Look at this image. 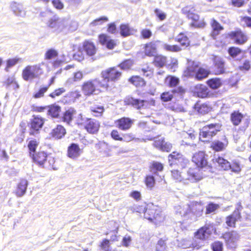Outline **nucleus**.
I'll list each match as a JSON object with an SVG mask.
<instances>
[{"label": "nucleus", "instance_id": "obj_49", "mask_svg": "<svg viewBox=\"0 0 251 251\" xmlns=\"http://www.w3.org/2000/svg\"><path fill=\"white\" fill-rule=\"evenodd\" d=\"M58 51L54 49H49L45 54V59L46 60H50L53 59L58 56Z\"/></svg>", "mask_w": 251, "mask_h": 251}, {"label": "nucleus", "instance_id": "obj_34", "mask_svg": "<svg viewBox=\"0 0 251 251\" xmlns=\"http://www.w3.org/2000/svg\"><path fill=\"white\" fill-rule=\"evenodd\" d=\"M48 114L52 118H58L61 112V107L57 105H51L48 107Z\"/></svg>", "mask_w": 251, "mask_h": 251}, {"label": "nucleus", "instance_id": "obj_12", "mask_svg": "<svg viewBox=\"0 0 251 251\" xmlns=\"http://www.w3.org/2000/svg\"><path fill=\"white\" fill-rule=\"evenodd\" d=\"M228 36L237 44H243L248 40L247 36L241 30L231 31L228 33Z\"/></svg>", "mask_w": 251, "mask_h": 251}, {"label": "nucleus", "instance_id": "obj_33", "mask_svg": "<svg viewBox=\"0 0 251 251\" xmlns=\"http://www.w3.org/2000/svg\"><path fill=\"white\" fill-rule=\"evenodd\" d=\"M120 34L123 37H126L133 34L136 31L129 27L128 25L122 24L120 26Z\"/></svg>", "mask_w": 251, "mask_h": 251}, {"label": "nucleus", "instance_id": "obj_20", "mask_svg": "<svg viewBox=\"0 0 251 251\" xmlns=\"http://www.w3.org/2000/svg\"><path fill=\"white\" fill-rule=\"evenodd\" d=\"M81 153L79 146L75 143H72L68 148V156L72 159L79 157Z\"/></svg>", "mask_w": 251, "mask_h": 251}, {"label": "nucleus", "instance_id": "obj_31", "mask_svg": "<svg viewBox=\"0 0 251 251\" xmlns=\"http://www.w3.org/2000/svg\"><path fill=\"white\" fill-rule=\"evenodd\" d=\"M224 63L222 59L216 57L214 60L215 73L216 75L221 74L224 73Z\"/></svg>", "mask_w": 251, "mask_h": 251}, {"label": "nucleus", "instance_id": "obj_7", "mask_svg": "<svg viewBox=\"0 0 251 251\" xmlns=\"http://www.w3.org/2000/svg\"><path fill=\"white\" fill-rule=\"evenodd\" d=\"M169 164L171 166H177L178 168L184 169L189 164V160L183 155L173 152L168 156Z\"/></svg>", "mask_w": 251, "mask_h": 251}, {"label": "nucleus", "instance_id": "obj_24", "mask_svg": "<svg viewBox=\"0 0 251 251\" xmlns=\"http://www.w3.org/2000/svg\"><path fill=\"white\" fill-rule=\"evenodd\" d=\"M31 157L34 162L37 163L40 166H42L47 160V155L44 151H40L33 154Z\"/></svg>", "mask_w": 251, "mask_h": 251}, {"label": "nucleus", "instance_id": "obj_38", "mask_svg": "<svg viewBox=\"0 0 251 251\" xmlns=\"http://www.w3.org/2000/svg\"><path fill=\"white\" fill-rule=\"evenodd\" d=\"M160 47L164 50L171 52H177L181 49L177 45H170L161 41Z\"/></svg>", "mask_w": 251, "mask_h": 251}, {"label": "nucleus", "instance_id": "obj_59", "mask_svg": "<svg viewBox=\"0 0 251 251\" xmlns=\"http://www.w3.org/2000/svg\"><path fill=\"white\" fill-rule=\"evenodd\" d=\"M145 183L148 188L151 189L155 184L154 177L152 176H147L145 179Z\"/></svg>", "mask_w": 251, "mask_h": 251}, {"label": "nucleus", "instance_id": "obj_39", "mask_svg": "<svg viewBox=\"0 0 251 251\" xmlns=\"http://www.w3.org/2000/svg\"><path fill=\"white\" fill-rule=\"evenodd\" d=\"M210 24L213 28L212 36L213 37L219 34V32L223 29V27L215 19H213L211 20Z\"/></svg>", "mask_w": 251, "mask_h": 251}, {"label": "nucleus", "instance_id": "obj_54", "mask_svg": "<svg viewBox=\"0 0 251 251\" xmlns=\"http://www.w3.org/2000/svg\"><path fill=\"white\" fill-rule=\"evenodd\" d=\"M38 144L35 140H31L28 144V147L29 150V154L31 156L33 154H35V150Z\"/></svg>", "mask_w": 251, "mask_h": 251}, {"label": "nucleus", "instance_id": "obj_21", "mask_svg": "<svg viewBox=\"0 0 251 251\" xmlns=\"http://www.w3.org/2000/svg\"><path fill=\"white\" fill-rule=\"evenodd\" d=\"M194 93L200 98H206L209 94V89L204 85L198 84L194 89Z\"/></svg>", "mask_w": 251, "mask_h": 251}, {"label": "nucleus", "instance_id": "obj_51", "mask_svg": "<svg viewBox=\"0 0 251 251\" xmlns=\"http://www.w3.org/2000/svg\"><path fill=\"white\" fill-rule=\"evenodd\" d=\"M59 20H60V19L54 17L53 18L50 19L49 21V26L50 28H51L54 32H57V27H58Z\"/></svg>", "mask_w": 251, "mask_h": 251}, {"label": "nucleus", "instance_id": "obj_28", "mask_svg": "<svg viewBox=\"0 0 251 251\" xmlns=\"http://www.w3.org/2000/svg\"><path fill=\"white\" fill-rule=\"evenodd\" d=\"M76 114V110L73 108H70L63 114L62 120L63 122L69 124L72 121L75 116Z\"/></svg>", "mask_w": 251, "mask_h": 251}, {"label": "nucleus", "instance_id": "obj_41", "mask_svg": "<svg viewBox=\"0 0 251 251\" xmlns=\"http://www.w3.org/2000/svg\"><path fill=\"white\" fill-rule=\"evenodd\" d=\"M168 107L170 109L176 112L184 113L187 112L186 108L177 102L170 104Z\"/></svg>", "mask_w": 251, "mask_h": 251}, {"label": "nucleus", "instance_id": "obj_17", "mask_svg": "<svg viewBox=\"0 0 251 251\" xmlns=\"http://www.w3.org/2000/svg\"><path fill=\"white\" fill-rule=\"evenodd\" d=\"M115 124L120 129L126 131L130 128L133 121L129 118L123 117L117 120Z\"/></svg>", "mask_w": 251, "mask_h": 251}, {"label": "nucleus", "instance_id": "obj_13", "mask_svg": "<svg viewBox=\"0 0 251 251\" xmlns=\"http://www.w3.org/2000/svg\"><path fill=\"white\" fill-rule=\"evenodd\" d=\"M161 41H154L146 44L144 47V52L148 56H154L157 52V48L160 47Z\"/></svg>", "mask_w": 251, "mask_h": 251}, {"label": "nucleus", "instance_id": "obj_43", "mask_svg": "<svg viewBox=\"0 0 251 251\" xmlns=\"http://www.w3.org/2000/svg\"><path fill=\"white\" fill-rule=\"evenodd\" d=\"M167 62V58L166 56L162 55H158L155 56L154 59V63L156 66L162 67L164 66Z\"/></svg>", "mask_w": 251, "mask_h": 251}, {"label": "nucleus", "instance_id": "obj_14", "mask_svg": "<svg viewBox=\"0 0 251 251\" xmlns=\"http://www.w3.org/2000/svg\"><path fill=\"white\" fill-rule=\"evenodd\" d=\"M188 7H186L182 10L184 13L187 14V17L189 19L192 20L194 21L193 23L191 24V25L197 27H201L204 26V23L203 21H199V16L198 14L194 13L190 10H188Z\"/></svg>", "mask_w": 251, "mask_h": 251}, {"label": "nucleus", "instance_id": "obj_63", "mask_svg": "<svg viewBox=\"0 0 251 251\" xmlns=\"http://www.w3.org/2000/svg\"><path fill=\"white\" fill-rule=\"evenodd\" d=\"M178 246L184 249H191V241L187 239H182L180 241Z\"/></svg>", "mask_w": 251, "mask_h": 251}, {"label": "nucleus", "instance_id": "obj_16", "mask_svg": "<svg viewBox=\"0 0 251 251\" xmlns=\"http://www.w3.org/2000/svg\"><path fill=\"white\" fill-rule=\"evenodd\" d=\"M223 238L231 247H234V244L239 239L240 235L235 231L226 232L223 235Z\"/></svg>", "mask_w": 251, "mask_h": 251}, {"label": "nucleus", "instance_id": "obj_19", "mask_svg": "<svg viewBox=\"0 0 251 251\" xmlns=\"http://www.w3.org/2000/svg\"><path fill=\"white\" fill-rule=\"evenodd\" d=\"M84 127L89 133L94 134L98 131L100 128V123L98 121L90 118L86 123Z\"/></svg>", "mask_w": 251, "mask_h": 251}, {"label": "nucleus", "instance_id": "obj_18", "mask_svg": "<svg viewBox=\"0 0 251 251\" xmlns=\"http://www.w3.org/2000/svg\"><path fill=\"white\" fill-rule=\"evenodd\" d=\"M10 8L14 14L18 17H24L26 15V11L21 3L12 2L10 4Z\"/></svg>", "mask_w": 251, "mask_h": 251}, {"label": "nucleus", "instance_id": "obj_15", "mask_svg": "<svg viewBox=\"0 0 251 251\" xmlns=\"http://www.w3.org/2000/svg\"><path fill=\"white\" fill-rule=\"evenodd\" d=\"M192 161L198 167L203 168L207 165V159L203 151L195 153L193 156Z\"/></svg>", "mask_w": 251, "mask_h": 251}, {"label": "nucleus", "instance_id": "obj_62", "mask_svg": "<svg viewBox=\"0 0 251 251\" xmlns=\"http://www.w3.org/2000/svg\"><path fill=\"white\" fill-rule=\"evenodd\" d=\"M173 97L172 92H167L162 93L161 95V99L164 101H168L171 100Z\"/></svg>", "mask_w": 251, "mask_h": 251}, {"label": "nucleus", "instance_id": "obj_35", "mask_svg": "<svg viewBox=\"0 0 251 251\" xmlns=\"http://www.w3.org/2000/svg\"><path fill=\"white\" fill-rule=\"evenodd\" d=\"M5 86L9 89L15 90L19 87L18 82L16 80L15 76H9L6 80L4 82Z\"/></svg>", "mask_w": 251, "mask_h": 251}, {"label": "nucleus", "instance_id": "obj_55", "mask_svg": "<svg viewBox=\"0 0 251 251\" xmlns=\"http://www.w3.org/2000/svg\"><path fill=\"white\" fill-rule=\"evenodd\" d=\"M75 121L78 125H83L84 126L90 118H87L81 113H79L76 117H75Z\"/></svg>", "mask_w": 251, "mask_h": 251}, {"label": "nucleus", "instance_id": "obj_4", "mask_svg": "<svg viewBox=\"0 0 251 251\" xmlns=\"http://www.w3.org/2000/svg\"><path fill=\"white\" fill-rule=\"evenodd\" d=\"M145 218L155 223L164 220L160 208L152 203H149L143 209Z\"/></svg>", "mask_w": 251, "mask_h": 251}, {"label": "nucleus", "instance_id": "obj_53", "mask_svg": "<svg viewBox=\"0 0 251 251\" xmlns=\"http://www.w3.org/2000/svg\"><path fill=\"white\" fill-rule=\"evenodd\" d=\"M83 77V74L82 72L78 71L74 73V76L72 78H69L67 81V84H72L74 81H77L81 80Z\"/></svg>", "mask_w": 251, "mask_h": 251}, {"label": "nucleus", "instance_id": "obj_36", "mask_svg": "<svg viewBox=\"0 0 251 251\" xmlns=\"http://www.w3.org/2000/svg\"><path fill=\"white\" fill-rule=\"evenodd\" d=\"M91 114L95 117H100L104 111L103 106L99 105H93L90 108Z\"/></svg>", "mask_w": 251, "mask_h": 251}, {"label": "nucleus", "instance_id": "obj_5", "mask_svg": "<svg viewBox=\"0 0 251 251\" xmlns=\"http://www.w3.org/2000/svg\"><path fill=\"white\" fill-rule=\"evenodd\" d=\"M44 63L35 65L27 66L22 72V77L25 81L32 80L38 78L43 73V69L41 66Z\"/></svg>", "mask_w": 251, "mask_h": 251}, {"label": "nucleus", "instance_id": "obj_30", "mask_svg": "<svg viewBox=\"0 0 251 251\" xmlns=\"http://www.w3.org/2000/svg\"><path fill=\"white\" fill-rule=\"evenodd\" d=\"M199 68L198 62L188 61L187 71L185 72L186 75L189 76H193L196 74Z\"/></svg>", "mask_w": 251, "mask_h": 251}, {"label": "nucleus", "instance_id": "obj_8", "mask_svg": "<svg viewBox=\"0 0 251 251\" xmlns=\"http://www.w3.org/2000/svg\"><path fill=\"white\" fill-rule=\"evenodd\" d=\"M102 81L106 80V83L109 84V81H116L119 79L121 76V73L118 71L117 68H109L101 73ZM110 85H109V87Z\"/></svg>", "mask_w": 251, "mask_h": 251}, {"label": "nucleus", "instance_id": "obj_42", "mask_svg": "<svg viewBox=\"0 0 251 251\" xmlns=\"http://www.w3.org/2000/svg\"><path fill=\"white\" fill-rule=\"evenodd\" d=\"M243 117V115L238 112H234L231 114L230 119L232 123L235 126H238Z\"/></svg>", "mask_w": 251, "mask_h": 251}, {"label": "nucleus", "instance_id": "obj_1", "mask_svg": "<svg viewBox=\"0 0 251 251\" xmlns=\"http://www.w3.org/2000/svg\"><path fill=\"white\" fill-rule=\"evenodd\" d=\"M203 208V205L201 203L195 202L191 205L185 204L182 206L179 205L176 206V212L177 215H180L183 218V220L190 219L195 221L202 215Z\"/></svg>", "mask_w": 251, "mask_h": 251}, {"label": "nucleus", "instance_id": "obj_11", "mask_svg": "<svg viewBox=\"0 0 251 251\" xmlns=\"http://www.w3.org/2000/svg\"><path fill=\"white\" fill-rule=\"evenodd\" d=\"M45 122V119L41 117L33 116L30 120V127L29 133L30 135H35L41 129Z\"/></svg>", "mask_w": 251, "mask_h": 251}, {"label": "nucleus", "instance_id": "obj_29", "mask_svg": "<svg viewBox=\"0 0 251 251\" xmlns=\"http://www.w3.org/2000/svg\"><path fill=\"white\" fill-rule=\"evenodd\" d=\"M83 49L88 56H93L96 52V49L94 44L89 41H85L83 43Z\"/></svg>", "mask_w": 251, "mask_h": 251}, {"label": "nucleus", "instance_id": "obj_50", "mask_svg": "<svg viewBox=\"0 0 251 251\" xmlns=\"http://www.w3.org/2000/svg\"><path fill=\"white\" fill-rule=\"evenodd\" d=\"M130 82L137 87L143 86L145 85L144 80L139 76H134L130 79Z\"/></svg>", "mask_w": 251, "mask_h": 251}, {"label": "nucleus", "instance_id": "obj_2", "mask_svg": "<svg viewBox=\"0 0 251 251\" xmlns=\"http://www.w3.org/2000/svg\"><path fill=\"white\" fill-rule=\"evenodd\" d=\"M171 173L172 176L174 180L185 184L201 179V177L196 173V170L192 168H189L187 171L181 172L174 169L171 171Z\"/></svg>", "mask_w": 251, "mask_h": 251}, {"label": "nucleus", "instance_id": "obj_27", "mask_svg": "<svg viewBox=\"0 0 251 251\" xmlns=\"http://www.w3.org/2000/svg\"><path fill=\"white\" fill-rule=\"evenodd\" d=\"M128 102L137 109H140L141 108L147 106L149 103L147 100H141L139 99H134L133 98H131L128 99Z\"/></svg>", "mask_w": 251, "mask_h": 251}, {"label": "nucleus", "instance_id": "obj_46", "mask_svg": "<svg viewBox=\"0 0 251 251\" xmlns=\"http://www.w3.org/2000/svg\"><path fill=\"white\" fill-rule=\"evenodd\" d=\"M69 19H60L59 20L57 32L66 31L67 30V25L69 24Z\"/></svg>", "mask_w": 251, "mask_h": 251}, {"label": "nucleus", "instance_id": "obj_23", "mask_svg": "<svg viewBox=\"0 0 251 251\" xmlns=\"http://www.w3.org/2000/svg\"><path fill=\"white\" fill-rule=\"evenodd\" d=\"M228 141L226 138L224 136V138L222 141L216 140L213 141L211 145L213 149L217 151H222L226 149L228 145Z\"/></svg>", "mask_w": 251, "mask_h": 251}, {"label": "nucleus", "instance_id": "obj_37", "mask_svg": "<svg viewBox=\"0 0 251 251\" xmlns=\"http://www.w3.org/2000/svg\"><path fill=\"white\" fill-rule=\"evenodd\" d=\"M162 164L158 162H153L151 167V172L156 176H159V173L163 170Z\"/></svg>", "mask_w": 251, "mask_h": 251}, {"label": "nucleus", "instance_id": "obj_52", "mask_svg": "<svg viewBox=\"0 0 251 251\" xmlns=\"http://www.w3.org/2000/svg\"><path fill=\"white\" fill-rule=\"evenodd\" d=\"M20 59L18 58H11L7 60L6 66L5 68V71L8 72L9 69L16 65L20 61Z\"/></svg>", "mask_w": 251, "mask_h": 251}, {"label": "nucleus", "instance_id": "obj_25", "mask_svg": "<svg viewBox=\"0 0 251 251\" xmlns=\"http://www.w3.org/2000/svg\"><path fill=\"white\" fill-rule=\"evenodd\" d=\"M66 134V130L64 127L58 125L56 127L53 129L50 133L51 136L55 139L62 138Z\"/></svg>", "mask_w": 251, "mask_h": 251}, {"label": "nucleus", "instance_id": "obj_26", "mask_svg": "<svg viewBox=\"0 0 251 251\" xmlns=\"http://www.w3.org/2000/svg\"><path fill=\"white\" fill-rule=\"evenodd\" d=\"M100 42L103 45H105L109 49H112L116 45L114 40L110 39L106 35L102 34L99 36Z\"/></svg>", "mask_w": 251, "mask_h": 251}, {"label": "nucleus", "instance_id": "obj_32", "mask_svg": "<svg viewBox=\"0 0 251 251\" xmlns=\"http://www.w3.org/2000/svg\"><path fill=\"white\" fill-rule=\"evenodd\" d=\"M195 110L199 113L205 114L210 111L211 108L205 103H201L200 102H197L194 107Z\"/></svg>", "mask_w": 251, "mask_h": 251}, {"label": "nucleus", "instance_id": "obj_58", "mask_svg": "<svg viewBox=\"0 0 251 251\" xmlns=\"http://www.w3.org/2000/svg\"><path fill=\"white\" fill-rule=\"evenodd\" d=\"M108 19L106 17L103 16L97 19L90 23L91 26H95L102 25L104 22L108 21Z\"/></svg>", "mask_w": 251, "mask_h": 251}, {"label": "nucleus", "instance_id": "obj_60", "mask_svg": "<svg viewBox=\"0 0 251 251\" xmlns=\"http://www.w3.org/2000/svg\"><path fill=\"white\" fill-rule=\"evenodd\" d=\"M166 81L170 87H175L179 83V79L175 76H169L166 78Z\"/></svg>", "mask_w": 251, "mask_h": 251}, {"label": "nucleus", "instance_id": "obj_64", "mask_svg": "<svg viewBox=\"0 0 251 251\" xmlns=\"http://www.w3.org/2000/svg\"><path fill=\"white\" fill-rule=\"evenodd\" d=\"M211 246L213 251H222L223 250V244L220 241L215 242Z\"/></svg>", "mask_w": 251, "mask_h": 251}, {"label": "nucleus", "instance_id": "obj_57", "mask_svg": "<svg viewBox=\"0 0 251 251\" xmlns=\"http://www.w3.org/2000/svg\"><path fill=\"white\" fill-rule=\"evenodd\" d=\"M219 208V205L217 204L213 203H209L206 208V214H208L213 212H214Z\"/></svg>", "mask_w": 251, "mask_h": 251}, {"label": "nucleus", "instance_id": "obj_9", "mask_svg": "<svg viewBox=\"0 0 251 251\" xmlns=\"http://www.w3.org/2000/svg\"><path fill=\"white\" fill-rule=\"evenodd\" d=\"M214 229V226L212 224H206L201 227L195 233V237L203 241L206 240L212 233Z\"/></svg>", "mask_w": 251, "mask_h": 251}, {"label": "nucleus", "instance_id": "obj_56", "mask_svg": "<svg viewBox=\"0 0 251 251\" xmlns=\"http://www.w3.org/2000/svg\"><path fill=\"white\" fill-rule=\"evenodd\" d=\"M165 241L162 239L158 240L156 245L155 251H167Z\"/></svg>", "mask_w": 251, "mask_h": 251}, {"label": "nucleus", "instance_id": "obj_22", "mask_svg": "<svg viewBox=\"0 0 251 251\" xmlns=\"http://www.w3.org/2000/svg\"><path fill=\"white\" fill-rule=\"evenodd\" d=\"M28 184V183L27 180L22 179L20 180L18 184L15 192L17 197H21L25 194Z\"/></svg>", "mask_w": 251, "mask_h": 251}, {"label": "nucleus", "instance_id": "obj_3", "mask_svg": "<svg viewBox=\"0 0 251 251\" xmlns=\"http://www.w3.org/2000/svg\"><path fill=\"white\" fill-rule=\"evenodd\" d=\"M109 84L106 83V80L102 81L101 80L95 79L85 81L82 85V91L85 95L90 96L92 94H98L101 91V89L107 90Z\"/></svg>", "mask_w": 251, "mask_h": 251}, {"label": "nucleus", "instance_id": "obj_10", "mask_svg": "<svg viewBox=\"0 0 251 251\" xmlns=\"http://www.w3.org/2000/svg\"><path fill=\"white\" fill-rule=\"evenodd\" d=\"M243 207L241 203H237L235 209L233 213L226 217V224L230 227H235V223L238 221L241 218V211Z\"/></svg>", "mask_w": 251, "mask_h": 251}, {"label": "nucleus", "instance_id": "obj_40", "mask_svg": "<svg viewBox=\"0 0 251 251\" xmlns=\"http://www.w3.org/2000/svg\"><path fill=\"white\" fill-rule=\"evenodd\" d=\"M207 83L211 88L213 89H216L222 85V82L220 78H213L209 79L207 81Z\"/></svg>", "mask_w": 251, "mask_h": 251}, {"label": "nucleus", "instance_id": "obj_44", "mask_svg": "<svg viewBox=\"0 0 251 251\" xmlns=\"http://www.w3.org/2000/svg\"><path fill=\"white\" fill-rule=\"evenodd\" d=\"M209 74V72L204 68H199L195 74V77L198 80H201L207 77Z\"/></svg>", "mask_w": 251, "mask_h": 251}, {"label": "nucleus", "instance_id": "obj_45", "mask_svg": "<svg viewBox=\"0 0 251 251\" xmlns=\"http://www.w3.org/2000/svg\"><path fill=\"white\" fill-rule=\"evenodd\" d=\"M204 241L194 237L193 240L191 241L192 250H199L204 246Z\"/></svg>", "mask_w": 251, "mask_h": 251}, {"label": "nucleus", "instance_id": "obj_48", "mask_svg": "<svg viewBox=\"0 0 251 251\" xmlns=\"http://www.w3.org/2000/svg\"><path fill=\"white\" fill-rule=\"evenodd\" d=\"M176 40L179 42L182 46L187 47L189 45L188 38L183 34H179L176 37Z\"/></svg>", "mask_w": 251, "mask_h": 251}, {"label": "nucleus", "instance_id": "obj_61", "mask_svg": "<svg viewBox=\"0 0 251 251\" xmlns=\"http://www.w3.org/2000/svg\"><path fill=\"white\" fill-rule=\"evenodd\" d=\"M228 53L232 57H235L241 52V50L238 48L231 47L228 49Z\"/></svg>", "mask_w": 251, "mask_h": 251}, {"label": "nucleus", "instance_id": "obj_47", "mask_svg": "<svg viewBox=\"0 0 251 251\" xmlns=\"http://www.w3.org/2000/svg\"><path fill=\"white\" fill-rule=\"evenodd\" d=\"M216 162L224 170H228L230 167H231L230 163L227 160L222 157H218L216 159Z\"/></svg>", "mask_w": 251, "mask_h": 251}, {"label": "nucleus", "instance_id": "obj_6", "mask_svg": "<svg viewBox=\"0 0 251 251\" xmlns=\"http://www.w3.org/2000/svg\"><path fill=\"white\" fill-rule=\"evenodd\" d=\"M221 128L219 124H211L203 126L200 131V139L203 141H208L216 135Z\"/></svg>", "mask_w": 251, "mask_h": 251}]
</instances>
